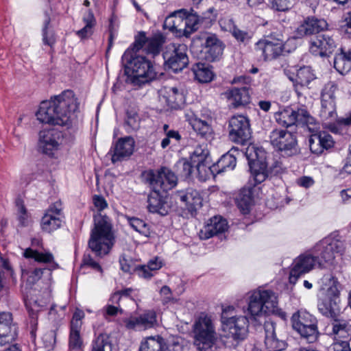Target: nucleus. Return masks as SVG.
<instances>
[{
  "instance_id": "5fc2aeb1",
  "label": "nucleus",
  "mask_w": 351,
  "mask_h": 351,
  "mask_svg": "<svg viewBox=\"0 0 351 351\" xmlns=\"http://www.w3.org/2000/svg\"><path fill=\"white\" fill-rule=\"evenodd\" d=\"M26 307L29 313L32 317V324L34 326L36 325V315L38 311H40L42 306L37 304L36 301L32 302L29 300L26 302Z\"/></svg>"
},
{
  "instance_id": "aec40b11",
  "label": "nucleus",
  "mask_w": 351,
  "mask_h": 351,
  "mask_svg": "<svg viewBox=\"0 0 351 351\" xmlns=\"http://www.w3.org/2000/svg\"><path fill=\"white\" fill-rule=\"evenodd\" d=\"M201 45L205 50L204 58L208 62H213L218 59L223 53V43L215 34L203 32L198 36Z\"/></svg>"
},
{
  "instance_id": "b1692460",
  "label": "nucleus",
  "mask_w": 351,
  "mask_h": 351,
  "mask_svg": "<svg viewBox=\"0 0 351 351\" xmlns=\"http://www.w3.org/2000/svg\"><path fill=\"white\" fill-rule=\"evenodd\" d=\"M123 323L128 330H146L156 325V313L154 311H147L138 317L131 316L125 318L123 319Z\"/></svg>"
},
{
  "instance_id": "c85d7f7f",
  "label": "nucleus",
  "mask_w": 351,
  "mask_h": 351,
  "mask_svg": "<svg viewBox=\"0 0 351 351\" xmlns=\"http://www.w3.org/2000/svg\"><path fill=\"white\" fill-rule=\"evenodd\" d=\"M160 95L171 108H178L185 102L184 91L181 88L165 87L160 90Z\"/></svg>"
},
{
  "instance_id": "2eb2a0df",
  "label": "nucleus",
  "mask_w": 351,
  "mask_h": 351,
  "mask_svg": "<svg viewBox=\"0 0 351 351\" xmlns=\"http://www.w3.org/2000/svg\"><path fill=\"white\" fill-rule=\"evenodd\" d=\"M186 51L187 47L184 44H170L163 54L167 66L176 73L184 69L189 63Z\"/></svg>"
},
{
  "instance_id": "393cba45",
  "label": "nucleus",
  "mask_w": 351,
  "mask_h": 351,
  "mask_svg": "<svg viewBox=\"0 0 351 351\" xmlns=\"http://www.w3.org/2000/svg\"><path fill=\"white\" fill-rule=\"evenodd\" d=\"M337 47L336 40L332 36L324 34L316 36L311 41L310 51L315 56H328Z\"/></svg>"
},
{
  "instance_id": "39448f33",
  "label": "nucleus",
  "mask_w": 351,
  "mask_h": 351,
  "mask_svg": "<svg viewBox=\"0 0 351 351\" xmlns=\"http://www.w3.org/2000/svg\"><path fill=\"white\" fill-rule=\"evenodd\" d=\"M278 298L271 290L257 289L248 293L247 306L243 308L245 315L251 321L260 319L278 311Z\"/></svg>"
},
{
  "instance_id": "a19ab883",
  "label": "nucleus",
  "mask_w": 351,
  "mask_h": 351,
  "mask_svg": "<svg viewBox=\"0 0 351 351\" xmlns=\"http://www.w3.org/2000/svg\"><path fill=\"white\" fill-rule=\"evenodd\" d=\"M350 326L345 320H336L332 325V334L334 335L335 342L347 341L350 337Z\"/></svg>"
},
{
  "instance_id": "a878e982",
  "label": "nucleus",
  "mask_w": 351,
  "mask_h": 351,
  "mask_svg": "<svg viewBox=\"0 0 351 351\" xmlns=\"http://www.w3.org/2000/svg\"><path fill=\"white\" fill-rule=\"evenodd\" d=\"M208 150L202 146L195 148L191 156V160L195 167L200 180H205L209 178L211 169L207 163Z\"/></svg>"
},
{
  "instance_id": "09e8293b",
  "label": "nucleus",
  "mask_w": 351,
  "mask_h": 351,
  "mask_svg": "<svg viewBox=\"0 0 351 351\" xmlns=\"http://www.w3.org/2000/svg\"><path fill=\"white\" fill-rule=\"evenodd\" d=\"M315 79V75L309 66L302 67L298 71L296 80L302 86H307Z\"/></svg>"
},
{
  "instance_id": "f3484780",
  "label": "nucleus",
  "mask_w": 351,
  "mask_h": 351,
  "mask_svg": "<svg viewBox=\"0 0 351 351\" xmlns=\"http://www.w3.org/2000/svg\"><path fill=\"white\" fill-rule=\"evenodd\" d=\"M247 315L232 316L222 323L223 330L228 338L234 341L243 340L248 331L249 322Z\"/></svg>"
},
{
  "instance_id": "473e14b6",
  "label": "nucleus",
  "mask_w": 351,
  "mask_h": 351,
  "mask_svg": "<svg viewBox=\"0 0 351 351\" xmlns=\"http://www.w3.org/2000/svg\"><path fill=\"white\" fill-rule=\"evenodd\" d=\"M225 95L234 108L245 106L250 102L249 90L246 86L230 89L225 93Z\"/></svg>"
},
{
  "instance_id": "a18cd8bd",
  "label": "nucleus",
  "mask_w": 351,
  "mask_h": 351,
  "mask_svg": "<svg viewBox=\"0 0 351 351\" xmlns=\"http://www.w3.org/2000/svg\"><path fill=\"white\" fill-rule=\"evenodd\" d=\"M25 258H33L38 263H49L53 261V256L50 252H42L27 248L23 253Z\"/></svg>"
},
{
  "instance_id": "bf43d9fd",
  "label": "nucleus",
  "mask_w": 351,
  "mask_h": 351,
  "mask_svg": "<svg viewBox=\"0 0 351 351\" xmlns=\"http://www.w3.org/2000/svg\"><path fill=\"white\" fill-rule=\"evenodd\" d=\"M160 295L163 304L175 303L176 302V300L173 297L170 288L167 286H163L160 289Z\"/></svg>"
},
{
  "instance_id": "f8f14e48",
  "label": "nucleus",
  "mask_w": 351,
  "mask_h": 351,
  "mask_svg": "<svg viewBox=\"0 0 351 351\" xmlns=\"http://www.w3.org/2000/svg\"><path fill=\"white\" fill-rule=\"evenodd\" d=\"M276 121L282 126L290 127L295 124L306 125L308 131L314 132L315 128L311 125L315 123V119L304 108L293 109L286 108L275 113Z\"/></svg>"
},
{
  "instance_id": "680f3d73",
  "label": "nucleus",
  "mask_w": 351,
  "mask_h": 351,
  "mask_svg": "<svg viewBox=\"0 0 351 351\" xmlns=\"http://www.w3.org/2000/svg\"><path fill=\"white\" fill-rule=\"evenodd\" d=\"M114 304H107L104 308V316L106 319H108V317H114L118 315L119 313L121 314L123 313V310L120 308L119 305L118 306H115L113 305Z\"/></svg>"
},
{
  "instance_id": "ea45409f",
  "label": "nucleus",
  "mask_w": 351,
  "mask_h": 351,
  "mask_svg": "<svg viewBox=\"0 0 351 351\" xmlns=\"http://www.w3.org/2000/svg\"><path fill=\"white\" fill-rule=\"evenodd\" d=\"M82 21L85 24L84 27L76 32V34L81 39L89 38L93 34V29L96 25V19L93 12L88 10L84 14Z\"/></svg>"
},
{
  "instance_id": "cd10ccee",
  "label": "nucleus",
  "mask_w": 351,
  "mask_h": 351,
  "mask_svg": "<svg viewBox=\"0 0 351 351\" xmlns=\"http://www.w3.org/2000/svg\"><path fill=\"white\" fill-rule=\"evenodd\" d=\"M135 141L132 137L119 138L112 148V162L115 163L130 157L134 152Z\"/></svg>"
},
{
  "instance_id": "603ef678",
  "label": "nucleus",
  "mask_w": 351,
  "mask_h": 351,
  "mask_svg": "<svg viewBox=\"0 0 351 351\" xmlns=\"http://www.w3.org/2000/svg\"><path fill=\"white\" fill-rule=\"evenodd\" d=\"M165 135V136L162 139L160 143L162 149H166L173 142L178 143L181 138L180 134L176 130H171Z\"/></svg>"
},
{
  "instance_id": "0e129e2a",
  "label": "nucleus",
  "mask_w": 351,
  "mask_h": 351,
  "mask_svg": "<svg viewBox=\"0 0 351 351\" xmlns=\"http://www.w3.org/2000/svg\"><path fill=\"white\" fill-rule=\"evenodd\" d=\"M121 269L125 271L130 273L136 269L131 259L127 258L125 256H121L119 259Z\"/></svg>"
},
{
  "instance_id": "c9c22d12",
  "label": "nucleus",
  "mask_w": 351,
  "mask_h": 351,
  "mask_svg": "<svg viewBox=\"0 0 351 351\" xmlns=\"http://www.w3.org/2000/svg\"><path fill=\"white\" fill-rule=\"evenodd\" d=\"M253 193L254 188L251 186L243 187L240 190L235 198L238 208L243 214H247L250 212L254 202Z\"/></svg>"
},
{
  "instance_id": "58836bf2",
  "label": "nucleus",
  "mask_w": 351,
  "mask_h": 351,
  "mask_svg": "<svg viewBox=\"0 0 351 351\" xmlns=\"http://www.w3.org/2000/svg\"><path fill=\"white\" fill-rule=\"evenodd\" d=\"M91 351H117L112 339L106 333H101L93 340Z\"/></svg>"
},
{
  "instance_id": "72a5a7b5",
  "label": "nucleus",
  "mask_w": 351,
  "mask_h": 351,
  "mask_svg": "<svg viewBox=\"0 0 351 351\" xmlns=\"http://www.w3.org/2000/svg\"><path fill=\"white\" fill-rule=\"evenodd\" d=\"M176 198L184 203L188 209H196L202 206V199L199 193L193 189H188L185 191H178Z\"/></svg>"
},
{
  "instance_id": "9d476101",
  "label": "nucleus",
  "mask_w": 351,
  "mask_h": 351,
  "mask_svg": "<svg viewBox=\"0 0 351 351\" xmlns=\"http://www.w3.org/2000/svg\"><path fill=\"white\" fill-rule=\"evenodd\" d=\"M287 46L288 42H285L282 36L276 38L271 35L258 40L255 44L254 49L264 60H272L291 52V49Z\"/></svg>"
},
{
  "instance_id": "7ed1b4c3",
  "label": "nucleus",
  "mask_w": 351,
  "mask_h": 351,
  "mask_svg": "<svg viewBox=\"0 0 351 351\" xmlns=\"http://www.w3.org/2000/svg\"><path fill=\"white\" fill-rule=\"evenodd\" d=\"M95 226L88 241L89 248L97 256L109 254L115 242V235L110 219L101 213L94 217Z\"/></svg>"
},
{
  "instance_id": "f704fd0d",
  "label": "nucleus",
  "mask_w": 351,
  "mask_h": 351,
  "mask_svg": "<svg viewBox=\"0 0 351 351\" xmlns=\"http://www.w3.org/2000/svg\"><path fill=\"white\" fill-rule=\"evenodd\" d=\"M165 26L172 32H177L180 35L186 36V22L184 10H179L167 17Z\"/></svg>"
},
{
  "instance_id": "6e6d98bb",
  "label": "nucleus",
  "mask_w": 351,
  "mask_h": 351,
  "mask_svg": "<svg viewBox=\"0 0 351 351\" xmlns=\"http://www.w3.org/2000/svg\"><path fill=\"white\" fill-rule=\"evenodd\" d=\"M193 162H189L186 159H181L177 163V167L180 169L182 174L185 176H189L193 170Z\"/></svg>"
},
{
  "instance_id": "7c9ffc66",
  "label": "nucleus",
  "mask_w": 351,
  "mask_h": 351,
  "mask_svg": "<svg viewBox=\"0 0 351 351\" xmlns=\"http://www.w3.org/2000/svg\"><path fill=\"white\" fill-rule=\"evenodd\" d=\"M328 23L324 19L308 17L298 28L300 36H310L327 29Z\"/></svg>"
},
{
  "instance_id": "0eeeda50",
  "label": "nucleus",
  "mask_w": 351,
  "mask_h": 351,
  "mask_svg": "<svg viewBox=\"0 0 351 351\" xmlns=\"http://www.w3.org/2000/svg\"><path fill=\"white\" fill-rule=\"evenodd\" d=\"M245 154L250 165L254 184H261L267 179L268 168L275 173L280 172L282 169L280 162H276L274 165H272L267 160L263 161L262 159L265 155L264 151L255 147L254 145H249L246 148Z\"/></svg>"
},
{
  "instance_id": "1a4fd4ad",
  "label": "nucleus",
  "mask_w": 351,
  "mask_h": 351,
  "mask_svg": "<svg viewBox=\"0 0 351 351\" xmlns=\"http://www.w3.org/2000/svg\"><path fill=\"white\" fill-rule=\"evenodd\" d=\"M291 320L293 330L308 343H313L317 339V322L313 315L301 309L292 315Z\"/></svg>"
},
{
  "instance_id": "338daca9",
  "label": "nucleus",
  "mask_w": 351,
  "mask_h": 351,
  "mask_svg": "<svg viewBox=\"0 0 351 351\" xmlns=\"http://www.w3.org/2000/svg\"><path fill=\"white\" fill-rule=\"evenodd\" d=\"M231 33L233 35V36L240 42H247L251 38V36L249 34V33L237 29L236 27Z\"/></svg>"
},
{
  "instance_id": "37998d69",
  "label": "nucleus",
  "mask_w": 351,
  "mask_h": 351,
  "mask_svg": "<svg viewBox=\"0 0 351 351\" xmlns=\"http://www.w3.org/2000/svg\"><path fill=\"white\" fill-rule=\"evenodd\" d=\"M195 79L201 83H207L212 80L213 73L209 66L204 63H197L192 69Z\"/></svg>"
},
{
  "instance_id": "6e6552de",
  "label": "nucleus",
  "mask_w": 351,
  "mask_h": 351,
  "mask_svg": "<svg viewBox=\"0 0 351 351\" xmlns=\"http://www.w3.org/2000/svg\"><path fill=\"white\" fill-rule=\"evenodd\" d=\"M194 345L199 351H208L217 340L215 324L211 316L201 314L193 325Z\"/></svg>"
},
{
  "instance_id": "bb28decb",
  "label": "nucleus",
  "mask_w": 351,
  "mask_h": 351,
  "mask_svg": "<svg viewBox=\"0 0 351 351\" xmlns=\"http://www.w3.org/2000/svg\"><path fill=\"white\" fill-rule=\"evenodd\" d=\"M17 336L16 326L12 324L10 313H0V344L12 343Z\"/></svg>"
},
{
  "instance_id": "774afa93",
  "label": "nucleus",
  "mask_w": 351,
  "mask_h": 351,
  "mask_svg": "<svg viewBox=\"0 0 351 351\" xmlns=\"http://www.w3.org/2000/svg\"><path fill=\"white\" fill-rule=\"evenodd\" d=\"M296 183L301 187L308 189L313 186L315 181L312 177L304 176L298 178Z\"/></svg>"
},
{
  "instance_id": "9b49d317",
  "label": "nucleus",
  "mask_w": 351,
  "mask_h": 351,
  "mask_svg": "<svg viewBox=\"0 0 351 351\" xmlns=\"http://www.w3.org/2000/svg\"><path fill=\"white\" fill-rule=\"evenodd\" d=\"M143 176L152 190L167 192L178 184L176 175L166 167L146 171L143 173Z\"/></svg>"
},
{
  "instance_id": "f257e3e1",
  "label": "nucleus",
  "mask_w": 351,
  "mask_h": 351,
  "mask_svg": "<svg viewBox=\"0 0 351 351\" xmlns=\"http://www.w3.org/2000/svg\"><path fill=\"white\" fill-rule=\"evenodd\" d=\"M346 247L345 239L336 232L320 240L310 250L294 259L289 282L295 284L301 275L309 272L317 265L323 267L324 263L332 264L336 256L344 253Z\"/></svg>"
},
{
  "instance_id": "3c124183",
  "label": "nucleus",
  "mask_w": 351,
  "mask_h": 351,
  "mask_svg": "<svg viewBox=\"0 0 351 351\" xmlns=\"http://www.w3.org/2000/svg\"><path fill=\"white\" fill-rule=\"evenodd\" d=\"M49 24V21L47 19L43 29V41L45 45L52 47L56 43V38L53 32L48 29Z\"/></svg>"
},
{
  "instance_id": "2f4dec72",
  "label": "nucleus",
  "mask_w": 351,
  "mask_h": 351,
  "mask_svg": "<svg viewBox=\"0 0 351 351\" xmlns=\"http://www.w3.org/2000/svg\"><path fill=\"white\" fill-rule=\"evenodd\" d=\"M264 329L265 333V351H282L285 349V342L284 341H280L276 338L275 326L272 322H265Z\"/></svg>"
},
{
  "instance_id": "052dcab7",
  "label": "nucleus",
  "mask_w": 351,
  "mask_h": 351,
  "mask_svg": "<svg viewBox=\"0 0 351 351\" xmlns=\"http://www.w3.org/2000/svg\"><path fill=\"white\" fill-rule=\"evenodd\" d=\"M82 263V265L84 267H89L95 270L99 271L100 273L103 272L102 268L99 265V263L94 261V259L89 254H85L84 256Z\"/></svg>"
},
{
  "instance_id": "ddd939ff",
  "label": "nucleus",
  "mask_w": 351,
  "mask_h": 351,
  "mask_svg": "<svg viewBox=\"0 0 351 351\" xmlns=\"http://www.w3.org/2000/svg\"><path fill=\"white\" fill-rule=\"evenodd\" d=\"M184 343V340L180 337L166 341L159 335L152 336L142 341L139 351H185Z\"/></svg>"
},
{
  "instance_id": "4d7b16f0",
  "label": "nucleus",
  "mask_w": 351,
  "mask_h": 351,
  "mask_svg": "<svg viewBox=\"0 0 351 351\" xmlns=\"http://www.w3.org/2000/svg\"><path fill=\"white\" fill-rule=\"evenodd\" d=\"M84 317V313L82 310L77 309L73 315L71 321L70 328L81 329L82 324V319Z\"/></svg>"
},
{
  "instance_id": "49530a36",
  "label": "nucleus",
  "mask_w": 351,
  "mask_h": 351,
  "mask_svg": "<svg viewBox=\"0 0 351 351\" xmlns=\"http://www.w3.org/2000/svg\"><path fill=\"white\" fill-rule=\"evenodd\" d=\"M237 164V160L230 152L223 155L217 163L218 173L231 171L234 169Z\"/></svg>"
},
{
  "instance_id": "79ce46f5",
  "label": "nucleus",
  "mask_w": 351,
  "mask_h": 351,
  "mask_svg": "<svg viewBox=\"0 0 351 351\" xmlns=\"http://www.w3.org/2000/svg\"><path fill=\"white\" fill-rule=\"evenodd\" d=\"M193 129L202 138L210 141L214 137V131L210 121L195 120L193 122Z\"/></svg>"
},
{
  "instance_id": "c03bdc74",
  "label": "nucleus",
  "mask_w": 351,
  "mask_h": 351,
  "mask_svg": "<svg viewBox=\"0 0 351 351\" xmlns=\"http://www.w3.org/2000/svg\"><path fill=\"white\" fill-rule=\"evenodd\" d=\"M80 331L81 329L70 328L68 351H83L84 341Z\"/></svg>"
},
{
  "instance_id": "de8ad7c7",
  "label": "nucleus",
  "mask_w": 351,
  "mask_h": 351,
  "mask_svg": "<svg viewBox=\"0 0 351 351\" xmlns=\"http://www.w3.org/2000/svg\"><path fill=\"white\" fill-rule=\"evenodd\" d=\"M126 219L129 225L134 230L146 237L150 235L149 227L144 221L136 217H127Z\"/></svg>"
},
{
  "instance_id": "e433bc0d",
  "label": "nucleus",
  "mask_w": 351,
  "mask_h": 351,
  "mask_svg": "<svg viewBox=\"0 0 351 351\" xmlns=\"http://www.w3.org/2000/svg\"><path fill=\"white\" fill-rule=\"evenodd\" d=\"M161 191L153 190L148 196V210L151 213H158L162 215L167 213L166 203L162 200L160 192Z\"/></svg>"
},
{
  "instance_id": "f03ea898",
  "label": "nucleus",
  "mask_w": 351,
  "mask_h": 351,
  "mask_svg": "<svg viewBox=\"0 0 351 351\" xmlns=\"http://www.w3.org/2000/svg\"><path fill=\"white\" fill-rule=\"evenodd\" d=\"M78 104L72 90H64L50 100L40 103L36 113L42 123L69 127L74 118Z\"/></svg>"
},
{
  "instance_id": "a211bd4d",
  "label": "nucleus",
  "mask_w": 351,
  "mask_h": 351,
  "mask_svg": "<svg viewBox=\"0 0 351 351\" xmlns=\"http://www.w3.org/2000/svg\"><path fill=\"white\" fill-rule=\"evenodd\" d=\"M165 37L161 34H156L152 37L147 38L145 32H139L135 36L134 43L131 47L135 51L143 49L147 54L155 56L160 52Z\"/></svg>"
},
{
  "instance_id": "e2e57ef3",
  "label": "nucleus",
  "mask_w": 351,
  "mask_h": 351,
  "mask_svg": "<svg viewBox=\"0 0 351 351\" xmlns=\"http://www.w3.org/2000/svg\"><path fill=\"white\" fill-rule=\"evenodd\" d=\"M273 8L278 11L288 10L291 5V0H271Z\"/></svg>"
},
{
  "instance_id": "8fccbe9b",
  "label": "nucleus",
  "mask_w": 351,
  "mask_h": 351,
  "mask_svg": "<svg viewBox=\"0 0 351 351\" xmlns=\"http://www.w3.org/2000/svg\"><path fill=\"white\" fill-rule=\"evenodd\" d=\"M186 22V37L198 29L200 18L196 13H188L184 11Z\"/></svg>"
},
{
  "instance_id": "6ab92c4d",
  "label": "nucleus",
  "mask_w": 351,
  "mask_h": 351,
  "mask_svg": "<svg viewBox=\"0 0 351 351\" xmlns=\"http://www.w3.org/2000/svg\"><path fill=\"white\" fill-rule=\"evenodd\" d=\"M229 136L231 141L244 144L251 136L249 120L243 115L232 117L229 121Z\"/></svg>"
},
{
  "instance_id": "69168bd1",
  "label": "nucleus",
  "mask_w": 351,
  "mask_h": 351,
  "mask_svg": "<svg viewBox=\"0 0 351 351\" xmlns=\"http://www.w3.org/2000/svg\"><path fill=\"white\" fill-rule=\"evenodd\" d=\"M219 24L223 30L230 32H232L235 27V25L232 19L228 16L221 18L219 21Z\"/></svg>"
},
{
  "instance_id": "c756f323",
  "label": "nucleus",
  "mask_w": 351,
  "mask_h": 351,
  "mask_svg": "<svg viewBox=\"0 0 351 351\" xmlns=\"http://www.w3.org/2000/svg\"><path fill=\"white\" fill-rule=\"evenodd\" d=\"M228 229V223L221 217H214L210 223L205 226L199 232L201 239H208L215 235L224 232Z\"/></svg>"
},
{
  "instance_id": "4be33fe9",
  "label": "nucleus",
  "mask_w": 351,
  "mask_h": 351,
  "mask_svg": "<svg viewBox=\"0 0 351 351\" xmlns=\"http://www.w3.org/2000/svg\"><path fill=\"white\" fill-rule=\"evenodd\" d=\"M62 207L60 202H56L46 210L41 219V228L47 232H51L62 226L63 221Z\"/></svg>"
},
{
  "instance_id": "4468645a",
  "label": "nucleus",
  "mask_w": 351,
  "mask_h": 351,
  "mask_svg": "<svg viewBox=\"0 0 351 351\" xmlns=\"http://www.w3.org/2000/svg\"><path fill=\"white\" fill-rule=\"evenodd\" d=\"M271 144L285 155L291 156L299 153V147L295 136L290 132L276 129L269 135Z\"/></svg>"
},
{
  "instance_id": "412c9836",
  "label": "nucleus",
  "mask_w": 351,
  "mask_h": 351,
  "mask_svg": "<svg viewBox=\"0 0 351 351\" xmlns=\"http://www.w3.org/2000/svg\"><path fill=\"white\" fill-rule=\"evenodd\" d=\"M337 86L333 83L327 84L322 92V108L320 116L325 120H335L337 117L335 96Z\"/></svg>"
},
{
  "instance_id": "4c0bfd02",
  "label": "nucleus",
  "mask_w": 351,
  "mask_h": 351,
  "mask_svg": "<svg viewBox=\"0 0 351 351\" xmlns=\"http://www.w3.org/2000/svg\"><path fill=\"white\" fill-rule=\"evenodd\" d=\"M334 66L339 73H347L351 69V49L344 51L341 49L340 53L335 57Z\"/></svg>"
},
{
  "instance_id": "20e7f679",
  "label": "nucleus",
  "mask_w": 351,
  "mask_h": 351,
  "mask_svg": "<svg viewBox=\"0 0 351 351\" xmlns=\"http://www.w3.org/2000/svg\"><path fill=\"white\" fill-rule=\"evenodd\" d=\"M131 48L128 49L122 56L125 64V72L132 83L141 85L156 77V66L142 56H136Z\"/></svg>"
},
{
  "instance_id": "5701e85b",
  "label": "nucleus",
  "mask_w": 351,
  "mask_h": 351,
  "mask_svg": "<svg viewBox=\"0 0 351 351\" xmlns=\"http://www.w3.org/2000/svg\"><path fill=\"white\" fill-rule=\"evenodd\" d=\"M318 125L315 120V123L311 125V127L315 128V130L309 131L312 133L309 138L310 149L316 154H322L324 149H328L334 145L333 139L329 134L326 132H318Z\"/></svg>"
},
{
  "instance_id": "13d9d810",
  "label": "nucleus",
  "mask_w": 351,
  "mask_h": 351,
  "mask_svg": "<svg viewBox=\"0 0 351 351\" xmlns=\"http://www.w3.org/2000/svg\"><path fill=\"white\" fill-rule=\"evenodd\" d=\"M16 206L18 209V219L20 223L23 226H27L28 223V215L21 200L16 202Z\"/></svg>"
},
{
  "instance_id": "864d4df0",
  "label": "nucleus",
  "mask_w": 351,
  "mask_h": 351,
  "mask_svg": "<svg viewBox=\"0 0 351 351\" xmlns=\"http://www.w3.org/2000/svg\"><path fill=\"white\" fill-rule=\"evenodd\" d=\"M125 127L129 132L132 130H136L139 128V118L136 113L127 114Z\"/></svg>"
},
{
  "instance_id": "dca6fc26",
  "label": "nucleus",
  "mask_w": 351,
  "mask_h": 351,
  "mask_svg": "<svg viewBox=\"0 0 351 351\" xmlns=\"http://www.w3.org/2000/svg\"><path fill=\"white\" fill-rule=\"evenodd\" d=\"M62 141V134L58 130H44L39 132L38 145L43 153L53 156L60 149Z\"/></svg>"
},
{
  "instance_id": "423d86ee",
  "label": "nucleus",
  "mask_w": 351,
  "mask_h": 351,
  "mask_svg": "<svg viewBox=\"0 0 351 351\" xmlns=\"http://www.w3.org/2000/svg\"><path fill=\"white\" fill-rule=\"evenodd\" d=\"M324 286L322 288L321 295L318 298L319 311L328 317H335L339 312L340 293L341 285L337 278L331 275L323 278Z\"/></svg>"
}]
</instances>
